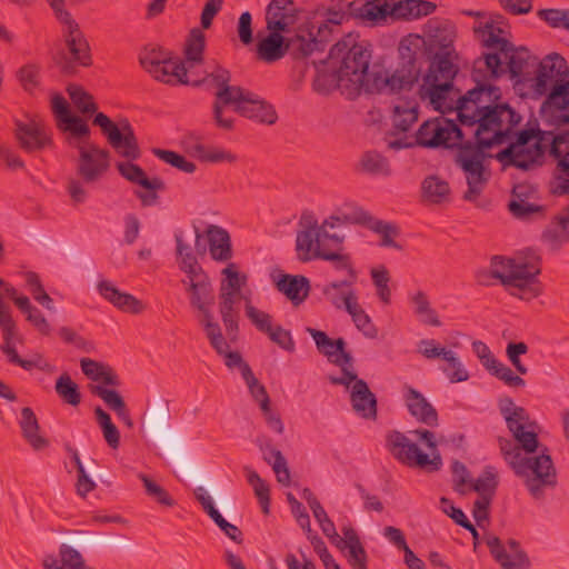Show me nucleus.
<instances>
[{
	"label": "nucleus",
	"instance_id": "47",
	"mask_svg": "<svg viewBox=\"0 0 569 569\" xmlns=\"http://www.w3.org/2000/svg\"><path fill=\"white\" fill-rule=\"evenodd\" d=\"M189 153L202 162L220 163L236 162L237 156L223 148L207 147L200 142H194L189 147Z\"/></svg>",
	"mask_w": 569,
	"mask_h": 569
},
{
	"label": "nucleus",
	"instance_id": "58",
	"mask_svg": "<svg viewBox=\"0 0 569 569\" xmlns=\"http://www.w3.org/2000/svg\"><path fill=\"white\" fill-rule=\"evenodd\" d=\"M370 276L373 286L376 287L377 296L385 305L391 301V289L389 287L390 272L385 266H379L370 270Z\"/></svg>",
	"mask_w": 569,
	"mask_h": 569
},
{
	"label": "nucleus",
	"instance_id": "51",
	"mask_svg": "<svg viewBox=\"0 0 569 569\" xmlns=\"http://www.w3.org/2000/svg\"><path fill=\"white\" fill-rule=\"evenodd\" d=\"M169 402L163 398L157 399V405L149 411L147 423L149 431L153 437L166 431L167 420L169 418Z\"/></svg>",
	"mask_w": 569,
	"mask_h": 569
},
{
	"label": "nucleus",
	"instance_id": "50",
	"mask_svg": "<svg viewBox=\"0 0 569 569\" xmlns=\"http://www.w3.org/2000/svg\"><path fill=\"white\" fill-rule=\"evenodd\" d=\"M58 127L70 133L68 141L73 147L76 143L90 141V128L80 117L72 114L64 122L58 123Z\"/></svg>",
	"mask_w": 569,
	"mask_h": 569
},
{
	"label": "nucleus",
	"instance_id": "57",
	"mask_svg": "<svg viewBox=\"0 0 569 569\" xmlns=\"http://www.w3.org/2000/svg\"><path fill=\"white\" fill-rule=\"evenodd\" d=\"M346 311L351 316L356 327L362 331L367 338L373 339L377 337L378 330L372 323L371 318L358 303V299L353 301L352 305H348V309Z\"/></svg>",
	"mask_w": 569,
	"mask_h": 569
},
{
	"label": "nucleus",
	"instance_id": "36",
	"mask_svg": "<svg viewBox=\"0 0 569 569\" xmlns=\"http://www.w3.org/2000/svg\"><path fill=\"white\" fill-rule=\"evenodd\" d=\"M419 104L416 99L399 98L393 106L392 124L398 132H407L417 122Z\"/></svg>",
	"mask_w": 569,
	"mask_h": 569
},
{
	"label": "nucleus",
	"instance_id": "28",
	"mask_svg": "<svg viewBox=\"0 0 569 569\" xmlns=\"http://www.w3.org/2000/svg\"><path fill=\"white\" fill-rule=\"evenodd\" d=\"M97 290L102 298L123 312L139 315L144 310L142 301L130 293L120 291L109 280L99 281Z\"/></svg>",
	"mask_w": 569,
	"mask_h": 569
},
{
	"label": "nucleus",
	"instance_id": "56",
	"mask_svg": "<svg viewBox=\"0 0 569 569\" xmlns=\"http://www.w3.org/2000/svg\"><path fill=\"white\" fill-rule=\"evenodd\" d=\"M244 472L249 485L253 488L254 495L262 508L263 513H269L270 507V489L268 483L249 467H244Z\"/></svg>",
	"mask_w": 569,
	"mask_h": 569
},
{
	"label": "nucleus",
	"instance_id": "4",
	"mask_svg": "<svg viewBox=\"0 0 569 569\" xmlns=\"http://www.w3.org/2000/svg\"><path fill=\"white\" fill-rule=\"evenodd\" d=\"M370 60V44L360 41L359 34L348 33L331 47L329 64L338 68L347 99L353 100L361 94Z\"/></svg>",
	"mask_w": 569,
	"mask_h": 569
},
{
	"label": "nucleus",
	"instance_id": "59",
	"mask_svg": "<svg viewBox=\"0 0 569 569\" xmlns=\"http://www.w3.org/2000/svg\"><path fill=\"white\" fill-rule=\"evenodd\" d=\"M24 280L33 299L46 309L54 311L53 300L46 292L39 274L33 271H28L24 273Z\"/></svg>",
	"mask_w": 569,
	"mask_h": 569
},
{
	"label": "nucleus",
	"instance_id": "18",
	"mask_svg": "<svg viewBox=\"0 0 569 569\" xmlns=\"http://www.w3.org/2000/svg\"><path fill=\"white\" fill-rule=\"evenodd\" d=\"M231 104L237 113L264 124H273L277 112L271 104L260 99L258 94L241 88Z\"/></svg>",
	"mask_w": 569,
	"mask_h": 569
},
{
	"label": "nucleus",
	"instance_id": "25",
	"mask_svg": "<svg viewBox=\"0 0 569 569\" xmlns=\"http://www.w3.org/2000/svg\"><path fill=\"white\" fill-rule=\"evenodd\" d=\"M306 331L315 340L316 347L320 353L332 359V362L338 366L351 365L352 357L345 350L346 341L343 338L336 340L328 337L325 331L317 330L308 327Z\"/></svg>",
	"mask_w": 569,
	"mask_h": 569
},
{
	"label": "nucleus",
	"instance_id": "16",
	"mask_svg": "<svg viewBox=\"0 0 569 569\" xmlns=\"http://www.w3.org/2000/svg\"><path fill=\"white\" fill-rule=\"evenodd\" d=\"M549 154L555 161L550 191L555 196L569 194V134L552 137Z\"/></svg>",
	"mask_w": 569,
	"mask_h": 569
},
{
	"label": "nucleus",
	"instance_id": "9",
	"mask_svg": "<svg viewBox=\"0 0 569 569\" xmlns=\"http://www.w3.org/2000/svg\"><path fill=\"white\" fill-rule=\"evenodd\" d=\"M386 447L391 456L401 465L423 470L426 472H437L442 468V458L439 452L425 453L412 442L403 432L392 430L386 436Z\"/></svg>",
	"mask_w": 569,
	"mask_h": 569
},
{
	"label": "nucleus",
	"instance_id": "5",
	"mask_svg": "<svg viewBox=\"0 0 569 569\" xmlns=\"http://www.w3.org/2000/svg\"><path fill=\"white\" fill-rule=\"evenodd\" d=\"M499 445L501 453L515 472L526 477V486L535 498L542 496L543 487L556 486L557 472L547 448L536 457H526L510 440L499 439Z\"/></svg>",
	"mask_w": 569,
	"mask_h": 569
},
{
	"label": "nucleus",
	"instance_id": "13",
	"mask_svg": "<svg viewBox=\"0 0 569 569\" xmlns=\"http://www.w3.org/2000/svg\"><path fill=\"white\" fill-rule=\"evenodd\" d=\"M93 124L101 128L107 136L110 146L117 153L129 160H137L141 156L137 137L133 128L127 119H122L116 124L108 116L102 112L96 114Z\"/></svg>",
	"mask_w": 569,
	"mask_h": 569
},
{
	"label": "nucleus",
	"instance_id": "6",
	"mask_svg": "<svg viewBox=\"0 0 569 569\" xmlns=\"http://www.w3.org/2000/svg\"><path fill=\"white\" fill-rule=\"evenodd\" d=\"M345 237L337 233H315L312 228L307 231H298L296 250L298 259L308 262L315 259L331 261L337 270H347V280L357 281V272L352 266L350 256L341 253Z\"/></svg>",
	"mask_w": 569,
	"mask_h": 569
},
{
	"label": "nucleus",
	"instance_id": "33",
	"mask_svg": "<svg viewBox=\"0 0 569 569\" xmlns=\"http://www.w3.org/2000/svg\"><path fill=\"white\" fill-rule=\"evenodd\" d=\"M19 425L24 440L34 451H42L50 446L49 439L39 433L40 426L36 413L30 407L21 409Z\"/></svg>",
	"mask_w": 569,
	"mask_h": 569
},
{
	"label": "nucleus",
	"instance_id": "61",
	"mask_svg": "<svg viewBox=\"0 0 569 569\" xmlns=\"http://www.w3.org/2000/svg\"><path fill=\"white\" fill-rule=\"evenodd\" d=\"M412 303L415 305V312L417 316L421 318L423 323L439 327L441 322L437 312L430 307L428 298L425 292L418 291L411 298Z\"/></svg>",
	"mask_w": 569,
	"mask_h": 569
},
{
	"label": "nucleus",
	"instance_id": "52",
	"mask_svg": "<svg viewBox=\"0 0 569 569\" xmlns=\"http://www.w3.org/2000/svg\"><path fill=\"white\" fill-rule=\"evenodd\" d=\"M470 485L471 489L479 495V498L492 500L498 487L497 472L495 468L491 466L486 467L477 480L470 482Z\"/></svg>",
	"mask_w": 569,
	"mask_h": 569
},
{
	"label": "nucleus",
	"instance_id": "31",
	"mask_svg": "<svg viewBox=\"0 0 569 569\" xmlns=\"http://www.w3.org/2000/svg\"><path fill=\"white\" fill-rule=\"evenodd\" d=\"M341 79L338 68L330 66L328 58L326 61H320L319 64L316 66V76L312 81V88L317 93L323 96H327L338 89L341 94L347 98Z\"/></svg>",
	"mask_w": 569,
	"mask_h": 569
},
{
	"label": "nucleus",
	"instance_id": "7",
	"mask_svg": "<svg viewBox=\"0 0 569 569\" xmlns=\"http://www.w3.org/2000/svg\"><path fill=\"white\" fill-rule=\"evenodd\" d=\"M48 2L58 20L64 24L63 37L68 48V53H59L56 62L62 73L73 74L78 67H89L92 63L89 43L70 12L64 10V1L48 0Z\"/></svg>",
	"mask_w": 569,
	"mask_h": 569
},
{
	"label": "nucleus",
	"instance_id": "14",
	"mask_svg": "<svg viewBox=\"0 0 569 569\" xmlns=\"http://www.w3.org/2000/svg\"><path fill=\"white\" fill-rule=\"evenodd\" d=\"M418 351L428 360L441 359L443 365L439 369L448 377L450 382H463L469 379V372L463 367L458 355L442 347L433 339H423L418 343Z\"/></svg>",
	"mask_w": 569,
	"mask_h": 569
},
{
	"label": "nucleus",
	"instance_id": "55",
	"mask_svg": "<svg viewBox=\"0 0 569 569\" xmlns=\"http://www.w3.org/2000/svg\"><path fill=\"white\" fill-rule=\"evenodd\" d=\"M361 169L373 176H389L391 173L389 161L377 151H367L360 159Z\"/></svg>",
	"mask_w": 569,
	"mask_h": 569
},
{
	"label": "nucleus",
	"instance_id": "60",
	"mask_svg": "<svg viewBox=\"0 0 569 569\" xmlns=\"http://www.w3.org/2000/svg\"><path fill=\"white\" fill-rule=\"evenodd\" d=\"M341 224H346V223L342 222L338 212H337V214L330 216L320 226L318 224V221L312 213L305 212V213H302L300 221H299V226L301 227V229L299 231H307V230L311 229V227H312V231L315 233H322V232L329 233L327 228H336V227H340Z\"/></svg>",
	"mask_w": 569,
	"mask_h": 569
},
{
	"label": "nucleus",
	"instance_id": "11",
	"mask_svg": "<svg viewBox=\"0 0 569 569\" xmlns=\"http://www.w3.org/2000/svg\"><path fill=\"white\" fill-rule=\"evenodd\" d=\"M418 146L436 149L443 147L446 149L463 146V132L461 128L451 119L438 117L425 121L416 133Z\"/></svg>",
	"mask_w": 569,
	"mask_h": 569
},
{
	"label": "nucleus",
	"instance_id": "32",
	"mask_svg": "<svg viewBox=\"0 0 569 569\" xmlns=\"http://www.w3.org/2000/svg\"><path fill=\"white\" fill-rule=\"evenodd\" d=\"M532 193L531 187L527 184H517L512 189V199L508 204L509 211L518 219H529L533 214H541L543 207L530 202Z\"/></svg>",
	"mask_w": 569,
	"mask_h": 569
},
{
	"label": "nucleus",
	"instance_id": "43",
	"mask_svg": "<svg viewBox=\"0 0 569 569\" xmlns=\"http://www.w3.org/2000/svg\"><path fill=\"white\" fill-rule=\"evenodd\" d=\"M221 276L222 279L219 284V293L246 297L241 291L242 288L247 286L248 276L240 272L234 262H227V266L221 270Z\"/></svg>",
	"mask_w": 569,
	"mask_h": 569
},
{
	"label": "nucleus",
	"instance_id": "46",
	"mask_svg": "<svg viewBox=\"0 0 569 569\" xmlns=\"http://www.w3.org/2000/svg\"><path fill=\"white\" fill-rule=\"evenodd\" d=\"M280 32L271 31L258 43V54L262 60L273 62L281 59L289 51L287 48L288 39L286 40Z\"/></svg>",
	"mask_w": 569,
	"mask_h": 569
},
{
	"label": "nucleus",
	"instance_id": "15",
	"mask_svg": "<svg viewBox=\"0 0 569 569\" xmlns=\"http://www.w3.org/2000/svg\"><path fill=\"white\" fill-rule=\"evenodd\" d=\"M79 151L77 173L87 183L98 181L109 168V151L91 141L76 143Z\"/></svg>",
	"mask_w": 569,
	"mask_h": 569
},
{
	"label": "nucleus",
	"instance_id": "63",
	"mask_svg": "<svg viewBox=\"0 0 569 569\" xmlns=\"http://www.w3.org/2000/svg\"><path fill=\"white\" fill-rule=\"evenodd\" d=\"M338 213L340 219L346 224H362L368 227L369 220L372 219L368 211L355 203H345L339 208Z\"/></svg>",
	"mask_w": 569,
	"mask_h": 569
},
{
	"label": "nucleus",
	"instance_id": "24",
	"mask_svg": "<svg viewBox=\"0 0 569 569\" xmlns=\"http://www.w3.org/2000/svg\"><path fill=\"white\" fill-rule=\"evenodd\" d=\"M547 146L540 141H535L531 148L513 149L505 148L497 154V159L503 167H515L521 170H529L545 154Z\"/></svg>",
	"mask_w": 569,
	"mask_h": 569
},
{
	"label": "nucleus",
	"instance_id": "40",
	"mask_svg": "<svg viewBox=\"0 0 569 569\" xmlns=\"http://www.w3.org/2000/svg\"><path fill=\"white\" fill-rule=\"evenodd\" d=\"M450 186L439 176L431 174L421 182V199L430 204H441L450 200Z\"/></svg>",
	"mask_w": 569,
	"mask_h": 569
},
{
	"label": "nucleus",
	"instance_id": "49",
	"mask_svg": "<svg viewBox=\"0 0 569 569\" xmlns=\"http://www.w3.org/2000/svg\"><path fill=\"white\" fill-rule=\"evenodd\" d=\"M174 240L179 269L186 274L203 269L198 262L191 247L184 241L181 230L174 232Z\"/></svg>",
	"mask_w": 569,
	"mask_h": 569
},
{
	"label": "nucleus",
	"instance_id": "2",
	"mask_svg": "<svg viewBox=\"0 0 569 569\" xmlns=\"http://www.w3.org/2000/svg\"><path fill=\"white\" fill-rule=\"evenodd\" d=\"M473 32L480 38L483 47L489 52L473 61L471 78L476 83L470 90L481 89L482 94L471 97L475 106H507L501 102V90L491 82L500 78L506 72L515 80V88L522 93L528 90V78H532L537 66V58L531 57L529 50L525 47L516 48L509 40L501 37L503 32L493 21H487L473 27Z\"/></svg>",
	"mask_w": 569,
	"mask_h": 569
},
{
	"label": "nucleus",
	"instance_id": "29",
	"mask_svg": "<svg viewBox=\"0 0 569 569\" xmlns=\"http://www.w3.org/2000/svg\"><path fill=\"white\" fill-rule=\"evenodd\" d=\"M350 402L353 411L361 418L367 420L377 419V397L369 389L365 380H357L356 383L351 386Z\"/></svg>",
	"mask_w": 569,
	"mask_h": 569
},
{
	"label": "nucleus",
	"instance_id": "1",
	"mask_svg": "<svg viewBox=\"0 0 569 569\" xmlns=\"http://www.w3.org/2000/svg\"><path fill=\"white\" fill-rule=\"evenodd\" d=\"M483 90H468L463 98L458 99L457 111L460 123L476 129L472 131L476 142L466 141L457 150L455 161L466 173L468 189L463 194L467 201H475L483 191L490 172L483 161L485 150L495 144H502L510 137L512 128L522 117L507 106H475L471 97L481 96Z\"/></svg>",
	"mask_w": 569,
	"mask_h": 569
},
{
	"label": "nucleus",
	"instance_id": "54",
	"mask_svg": "<svg viewBox=\"0 0 569 569\" xmlns=\"http://www.w3.org/2000/svg\"><path fill=\"white\" fill-rule=\"evenodd\" d=\"M367 228L381 236V247L401 249V246L393 240V237L399 236V229L395 223L372 217Z\"/></svg>",
	"mask_w": 569,
	"mask_h": 569
},
{
	"label": "nucleus",
	"instance_id": "30",
	"mask_svg": "<svg viewBox=\"0 0 569 569\" xmlns=\"http://www.w3.org/2000/svg\"><path fill=\"white\" fill-rule=\"evenodd\" d=\"M206 234L211 259L216 262H229L233 257L229 232L220 226L209 224Z\"/></svg>",
	"mask_w": 569,
	"mask_h": 569
},
{
	"label": "nucleus",
	"instance_id": "20",
	"mask_svg": "<svg viewBox=\"0 0 569 569\" xmlns=\"http://www.w3.org/2000/svg\"><path fill=\"white\" fill-rule=\"evenodd\" d=\"M13 133L20 148L27 152L42 150L52 142L46 127L36 119H14Z\"/></svg>",
	"mask_w": 569,
	"mask_h": 569
},
{
	"label": "nucleus",
	"instance_id": "41",
	"mask_svg": "<svg viewBox=\"0 0 569 569\" xmlns=\"http://www.w3.org/2000/svg\"><path fill=\"white\" fill-rule=\"evenodd\" d=\"M156 80L169 84H189L188 68L179 59L169 58L157 68V72H149Z\"/></svg>",
	"mask_w": 569,
	"mask_h": 569
},
{
	"label": "nucleus",
	"instance_id": "48",
	"mask_svg": "<svg viewBox=\"0 0 569 569\" xmlns=\"http://www.w3.org/2000/svg\"><path fill=\"white\" fill-rule=\"evenodd\" d=\"M206 48V36L199 28H193L186 41L184 46V63L188 71L203 60V52Z\"/></svg>",
	"mask_w": 569,
	"mask_h": 569
},
{
	"label": "nucleus",
	"instance_id": "22",
	"mask_svg": "<svg viewBox=\"0 0 569 569\" xmlns=\"http://www.w3.org/2000/svg\"><path fill=\"white\" fill-rule=\"evenodd\" d=\"M181 283L189 293L190 305L193 308L202 309L203 305H213V287L204 269L187 273Z\"/></svg>",
	"mask_w": 569,
	"mask_h": 569
},
{
	"label": "nucleus",
	"instance_id": "34",
	"mask_svg": "<svg viewBox=\"0 0 569 569\" xmlns=\"http://www.w3.org/2000/svg\"><path fill=\"white\" fill-rule=\"evenodd\" d=\"M499 409L510 432L526 428H536V422L530 420L527 410L523 407L517 406L511 398L501 399Z\"/></svg>",
	"mask_w": 569,
	"mask_h": 569
},
{
	"label": "nucleus",
	"instance_id": "38",
	"mask_svg": "<svg viewBox=\"0 0 569 569\" xmlns=\"http://www.w3.org/2000/svg\"><path fill=\"white\" fill-rule=\"evenodd\" d=\"M355 282L352 280L333 281L322 287L321 292L327 301L337 309H348V305H352L358 299L355 290L350 288Z\"/></svg>",
	"mask_w": 569,
	"mask_h": 569
},
{
	"label": "nucleus",
	"instance_id": "3",
	"mask_svg": "<svg viewBox=\"0 0 569 569\" xmlns=\"http://www.w3.org/2000/svg\"><path fill=\"white\" fill-rule=\"evenodd\" d=\"M426 34L430 47L439 51L435 53L423 77L421 96L428 98L433 108L441 113L453 111L458 99L463 98L460 90L453 87V79L458 73V68L451 60L456 38L455 26L448 20L431 19L426 26Z\"/></svg>",
	"mask_w": 569,
	"mask_h": 569
},
{
	"label": "nucleus",
	"instance_id": "53",
	"mask_svg": "<svg viewBox=\"0 0 569 569\" xmlns=\"http://www.w3.org/2000/svg\"><path fill=\"white\" fill-rule=\"evenodd\" d=\"M54 390L63 402L77 407L81 402V392L78 385L68 373H62L56 381Z\"/></svg>",
	"mask_w": 569,
	"mask_h": 569
},
{
	"label": "nucleus",
	"instance_id": "27",
	"mask_svg": "<svg viewBox=\"0 0 569 569\" xmlns=\"http://www.w3.org/2000/svg\"><path fill=\"white\" fill-rule=\"evenodd\" d=\"M435 2L428 0H390L391 21H412L433 13Z\"/></svg>",
	"mask_w": 569,
	"mask_h": 569
},
{
	"label": "nucleus",
	"instance_id": "23",
	"mask_svg": "<svg viewBox=\"0 0 569 569\" xmlns=\"http://www.w3.org/2000/svg\"><path fill=\"white\" fill-rule=\"evenodd\" d=\"M403 399L408 412L418 422L431 428L439 425V417L436 408L420 391L406 385L403 387Z\"/></svg>",
	"mask_w": 569,
	"mask_h": 569
},
{
	"label": "nucleus",
	"instance_id": "26",
	"mask_svg": "<svg viewBox=\"0 0 569 569\" xmlns=\"http://www.w3.org/2000/svg\"><path fill=\"white\" fill-rule=\"evenodd\" d=\"M298 12L293 0H271L266 10L267 29L287 31L296 23Z\"/></svg>",
	"mask_w": 569,
	"mask_h": 569
},
{
	"label": "nucleus",
	"instance_id": "12",
	"mask_svg": "<svg viewBox=\"0 0 569 569\" xmlns=\"http://www.w3.org/2000/svg\"><path fill=\"white\" fill-rule=\"evenodd\" d=\"M335 32H338L329 23L323 21L319 24L313 22L302 23L295 36L288 38L287 48L295 59H302L315 51H323Z\"/></svg>",
	"mask_w": 569,
	"mask_h": 569
},
{
	"label": "nucleus",
	"instance_id": "17",
	"mask_svg": "<svg viewBox=\"0 0 569 569\" xmlns=\"http://www.w3.org/2000/svg\"><path fill=\"white\" fill-rule=\"evenodd\" d=\"M117 169L124 179L146 189V191H134V196L141 201L143 207H151L158 203L159 196L157 191L166 189L162 179L158 177L148 178L143 169L131 161L118 162Z\"/></svg>",
	"mask_w": 569,
	"mask_h": 569
},
{
	"label": "nucleus",
	"instance_id": "42",
	"mask_svg": "<svg viewBox=\"0 0 569 569\" xmlns=\"http://www.w3.org/2000/svg\"><path fill=\"white\" fill-rule=\"evenodd\" d=\"M279 291L284 293L287 298L296 306L302 303L310 290V282L305 276L284 274L277 282Z\"/></svg>",
	"mask_w": 569,
	"mask_h": 569
},
{
	"label": "nucleus",
	"instance_id": "37",
	"mask_svg": "<svg viewBox=\"0 0 569 569\" xmlns=\"http://www.w3.org/2000/svg\"><path fill=\"white\" fill-rule=\"evenodd\" d=\"M352 14L373 23L387 22L390 19V0H369L365 3H350Z\"/></svg>",
	"mask_w": 569,
	"mask_h": 569
},
{
	"label": "nucleus",
	"instance_id": "10",
	"mask_svg": "<svg viewBox=\"0 0 569 569\" xmlns=\"http://www.w3.org/2000/svg\"><path fill=\"white\" fill-rule=\"evenodd\" d=\"M569 79V67L563 57L559 53L547 54L539 62L535 69L532 78H528V90L522 93V97L539 98L546 96L547 92Z\"/></svg>",
	"mask_w": 569,
	"mask_h": 569
},
{
	"label": "nucleus",
	"instance_id": "39",
	"mask_svg": "<svg viewBox=\"0 0 569 569\" xmlns=\"http://www.w3.org/2000/svg\"><path fill=\"white\" fill-rule=\"evenodd\" d=\"M240 299L246 302L250 300L248 297L228 296L219 293V313L224 325L227 335L234 339L239 330V310L237 303Z\"/></svg>",
	"mask_w": 569,
	"mask_h": 569
},
{
	"label": "nucleus",
	"instance_id": "8",
	"mask_svg": "<svg viewBox=\"0 0 569 569\" xmlns=\"http://www.w3.org/2000/svg\"><path fill=\"white\" fill-rule=\"evenodd\" d=\"M231 73L220 64H214L204 71L201 79L189 80L192 87H203L207 90H214L213 118L218 127L230 130L233 127V119L223 117V108L230 106L241 87L231 86Z\"/></svg>",
	"mask_w": 569,
	"mask_h": 569
},
{
	"label": "nucleus",
	"instance_id": "64",
	"mask_svg": "<svg viewBox=\"0 0 569 569\" xmlns=\"http://www.w3.org/2000/svg\"><path fill=\"white\" fill-rule=\"evenodd\" d=\"M537 16L551 28L569 30V9H540Z\"/></svg>",
	"mask_w": 569,
	"mask_h": 569
},
{
	"label": "nucleus",
	"instance_id": "44",
	"mask_svg": "<svg viewBox=\"0 0 569 569\" xmlns=\"http://www.w3.org/2000/svg\"><path fill=\"white\" fill-rule=\"evenodd\" d=\"M420 70L416 68V60L409 58L407 64L401 69H397L390 77H388V90L391 93H398L405 90H411L415 83L418 81Z\"/></svg>",
	"mask_w": 569,
	"mask_h": 569
},
{
	"label": "nucleus",
	"instance_id": "62",
	"mask_svg": "<svg viewBox=\"0 0 569 569\" xmlns=\"http://www.w3.org/2000/svg\"><path fill=\"white\" fill-rule=\"evenodd\" d=\"M243 380L248 386L251 397L259 403L260 409H267V405H270L269 395L266 387L254 377L250 366L244 367Z\"/></svg>",
	"mask_w": 569,
	"mask_h": 569
},
{
	"label": "nucleus",
	"instance_id": "35",
	"mask_svg": "<svg viewBox=\"0 0 569 569\" xmlns=\"http://www.w3.org/2000/svg\"><path fill=\"white\" fill-rule=\"evenodd\" d=\"M259 448L263 453V459L272 467L277 477V481L281 485L288 486L290 483V471L288 463L280 450L271 445V440L262 438L258 440Z\"/></svg>",
	"mask_w": 569,
	"mask_h": 569
},
{
	"label": "nucleus",
	"instance_id": "21",
	"mask_svg": "<svg viewBox=\"0 0 569 569\" xmlns=\"http://www.w3.org/2000/svg\"><path fill=\"white\" fill-rule=\"evenodd\" d=\"M486 543L490 553L500 563L502 569H529V558L527 553L520 549V545L517 540H508L510 552H507L501 540L496 536H489Z\"/></svg>",
	"mask_w": 569,
	"mask_h": 569
},
{
	"label": "nucleus",
	"instance_id": "19",
	"mask_svg": "<svg viewBox=\"0 0 569 569\" xmlns=\"http://www.w3.org/2000/svg\"><path fill=\"white\" fill-rule=\"evenodd\" d=\"M540 113L557 124L569 123V78L547 92Z\"/></svg>",
	"mask_w": 569,
	"mask_h": 569
},
{
	"label": "nucleus",
	"instance_id": "45",
	"mask_svg": "<svg viewBox=\"0 0 569 569\" xmlns=\"http://www.w3.org/2000/svg\"><path fill=\"white\" fill-rule=\"evenodd\" d=\"M80 367L84 376L92 381H101L104 385L118 387L120 380L111 367L90 358H81Z\"/></svg>",
	"mask_w": 569,
	"mask_h": 569
}]
</instances>
